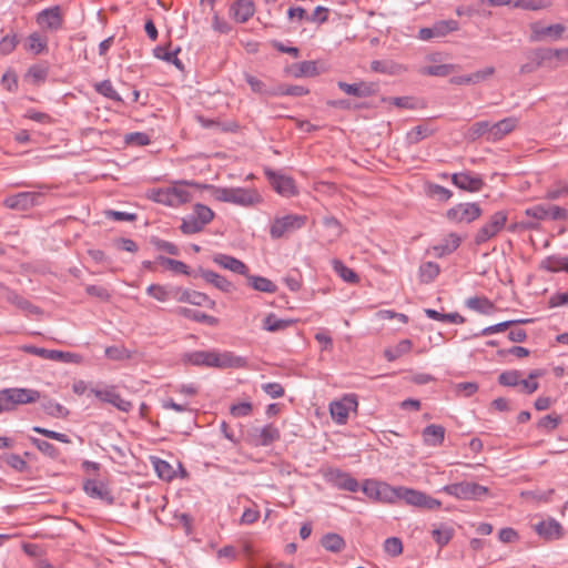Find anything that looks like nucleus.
Returning a JSON list of instances; mask_svg holds the SVG:
<instances>
[{"mask_svg": "<svg viewBox=\"0 0 568 568\" xmlns=\"http://www.w3.org/2000/svg\"><path fill=\"white\" fill-rule=\"evenodd\" d=\"M183 362L194 366L225 368H246L247 358L230 351H193L183 355Z\"/></svg>", "mask_w": 568, "mask_h": 568, "instance_id": "f257e3e1", "label": "nucleus"}, {"mask_svg": "<svg viewBox=\"0 0 568 568\" xmlns=\"http://www.w3.org/2000/svg\"><path fill=\"white\" fill-rule=\"evenodd\" d=\"M212 196L219 202L232 203L234 205L251 207L262 203L263 199L255 189L223 187L207 185Z\"/></svg>", "mask_w": 568, "mask_h": 568, "instance_id": "f03ea898", "label": "nucleus"}, {"mask_svg": "<svg viewBox=\"0 0 568 568\" xmlns=\"http://www.w3.org/2000/svg\"><path fill=\"white\" fill-rule=\"evenodd\" d=\"M41 398V393L32 388H3L0 390V414L14 410L19 405L32 404Z\"/></svg>", "mask_w": 568, "mask_h": 568, "instance_id": "7ed1b4c3", "label": "nucleus"}, {"mask_svg": "<svg viewBox=\"0 0 568 568\" xmlns=\"http://www.w3.org/2000/svg\"><path fill=\"white\" fill-rule=\"evenodd\" d=\"M214 219V212L206 205L196 203L190 214L182 219L180 230L185 235L201 232Z\"/></svg>", "mask_w": 568, "mask_h": 568, "instance_id": "20e7f679", "label": "nucleus"}, {"mask_svg": "<svg viewBox=\"0 0 568 568\" xmlns=\"http://www.w3.org/2000/svg\"><path fill=\"white\" fill-rule=\"evenodd\" d=\"M536 68L558 69L568 65V49H537L529 53Z\"/></svg>", "mask_w": 568, "mask_h": 568, "instance_id": "39448f33", "label": "nucleus"}, {"mask_svg": "<svg viewBox=\"0 0 568 568\" xmlns=\"http://www.w3.org/2000/svg\"><path fill=\"white\" fill-rule=\"evenodd\" d=\"M308 217L304 214H286L276 216L270 225V236L280 240L303 229Z\"/></svg>", "mask_w": 568, "mask_h": 568, "instance_id": "423d86ee", "label": "nucleus"}, {"mask_svg": "<svg viewBox=\"0 0 568 568\" xmlns=\"http://www.w3.org/2000/svg\"><path fill=\"white\" fill-rule=\"evenodd\" d=\"M440 491L462 500H481L488 495V488L473 481H460L444 486Z\"/></svg>", "mask_w": 568, "mask_h": 568, "instance_id": "0eeeda50", "label": "nucleus"}, {"mask_svg": "<svg viewBox=\"0 0 568 568\" xmlns=\"http://www.w3.org/2000/svg\"><path fill=\"white\" fill-rule=\"evenodd\" d=\"M507 212L497 211L495 212L487 223H485L475 234L474 242L476 245H481L493 237H495L507 223Z\"/></svg>", "mask_w": 568, "mask_h": 568, "instance_id": "6e6552de", "label": "nucleus"}, {"mask_svg": "<svg viewBox=\"0 0 568 568\" xmlns=\"http://www.w3.org/2000/svg\"><path fill=\"white\" fill-rule=\"evenodd\" d=\"M44 194L41 192H19L4 197L3 205L10 210L27 211L43 203Z\"/></svg>", "mask_w": 568, "mask_h": 568, "instance_id": "1a4fd4ad", "label": "nucleus"}, {"mask_svg": "<svg viewBox=\"0 0 568 568\" xmlns=\"http://www.w3.org/2000/svg\"><path fill=\"white\" fill-rule=\"evenodd\" d=\"M483 211L477 203H459L446 212L448 221L455 224L471 223L481 215Z\"/></svg>", "mask_w": 568, "mask_h": 568, "instance_id": "9d476101", "label": "nucleus"}, {"mask_svg": "<svg viewBox=\"0 0 568 568\" xmlns=\"http://www.w3.org/2000/svg\"><path fill=\"white\" fill-rule=\"evenodd\" d=\"M264 173L274 191L280 195L284 197H292L298 193L293 178L277 173L271 169H266Z\"/></svg>", "mask_w": 568, "mask_h": 568, "instance_id": "9b49d317", "label": "nucleus"}, {"mask_svg": "<svg viewBox=\"0 0 568 568\" xmlns=\"http://www.w3.org/2000/svg\"><path fill=\"white\" fill-rule=\"evenodd\" d=\"M324 477L326 483L341 490L356 493L359 488V484L356 478L338 468L327 469Z\"/></svg>", "mask_w": 568, "mask_h": 568, "instance_id": "f8f14e48", "label": "nucleus"}, {"mask_svg": "<svg viewBox=\"0 0 568 568\" xmlns=\"http://www.w3.org/2000/svg\"><path fill=\"white\" fill-rule=\"evenodd\" d=\"M358 402L356 395H345L341 400H335L329 404V413L335 423L344 425L347 422L351 410H356Z\"/></svg>", "mask_w": 568, "mask_h": 568, "instance_id": "ddd939ff", "label": "nucleus"}, {"mask_svg": "<svg viewBox=\"0 0 568 568\" xmlns=\"http://www.w3.org/2000/svg\"><path fill=\"white\" fill-rule=\"evenodd\" d=\"M91 393L101 402L111 404L120 412L129 413L133 405L130 400L124 399L116 392V387L111 385L104 388H91Z\"/></svg>", "mask_w": 568, "mask_h": 568, "instance_id": "4468645a", "label": "nucleus"}, {"mask_svg": "<svg viewBox=\"0 0 568 568\" xmlns=\"http://www.w3.org/2000/svg\"><path fill=\"white\" fill-rule=\"evenodd\" d=\"M174 300L180 303H189L195 306H207L215 308V301L211 300L206 294L182 287L174 288Z\"/></svg>", "mask_w": 568, "mask_h": 568, "instance_id": "2eb2a0df", "label": "nucleus"}, {"mask_svg": "<svg viewBox=\"0 0 568 568\" xmlns=\"http://www.w3.org/2000/svg\"><path fill=\"white\" fill-rule=\"evenodd\" d=\"M250 442L254 446H270L277 442L281 437L280 429L273 425L267 424L263 427H255L250 432Z\"/></svg>", "mask_w": 568, "mask_h": 568, "instance_id": "dca6fc26", "label": "nucleus"}, {"mask_svg": "<svg viewBox=\"0 0 568 568\" xmlns=\"http://www.w3.org/2000/svg\"><path fill=\"white\" fill-rule=\"evenodd\" d=\"M534 529L539 537L547 541L558 540L564 535L561 524L551 517L534 525Z\"/></svg>", "mask_w": 568, "mask_h": 568, "instance_id": "f3484780", "label": "nucleus"}, {"mask_svg": "<svg viewBox=\"0 0 568 568\" xmlns=\"http://www.w3.org/2000/svg\"><path fill=\"white\" fill-rule=\"evenodd\" d=\"M452 182L458 189L468 192H478L484 186V181L479 175L468 172L454 173L452 175Z\"/></svg>", "mask_w": 568, "mask_h": 568, "instance_id": "a211bd4d", "label": "nucleus"}, {"mask_svg": "<svg viewBox=\"0 0 568 568\" xmlns=\"http://www.w3.org/2000/svg\"><path fill=\"white\" fill-rule=\"evenodd\" d=\"M200 276L206 283L212 284L217 290L224 293H231L234 290V285L226 277L203 267H199L194 271V277Z\"/></svg>", "mask_w": 568, "mask_h": 568, "instance_id": "6ab92c4d", "label": "nucleus"}, {"mask_svg": "<svg viewBox=\"0 0 568 568\" xmlns=\"http://www.w3.org/2000/svg\"><path fill=\"white\" fill-rule=\"evenodd\" d=\"M83 490L91 498L104 500L110 505L114 501V498L108 489L106 485L100 480L87 479L83 483Z\"/></svg>", "mask_w": 568, "mask_h": 568, "instance_id": "aec40b11", "label": "nucleus"}, {"mask_svg": "<svg viewBox=\"0 0 568 568\" xmlns=\"http://www.w3.org/2000/svg\"><path fill=\"white\" fill-rule=\"evenodd\" d=\"M255 12V6L252 0H236L230 7V14L240 23L248 21Z\"/></svg>", "mask_w": 568, "mask_h": 568, "instance_id": "412c9836", "label": "nucleus"}, {"mask_svg": "<svg viewBox=\"0 0 568 568\" xmlns=\"http://www.w3.org/2000/svg\"><path fill=\"white\" fill-rule=\"evenodd\" d=\"M212 260L219 266L229 270L233 273L245 276L246 273L248 272V267L246 266V264L234 256L223 253H216L213 255Z\"/></svg>", "mask_w": 568, "mask_h": 568, "instance_id": "4be33fe9", "label": "nucleus"}, {"mask_svg": "<svg viewBox=\"0 0 568 568\" xmlns=\"http://www.w3.org/2000/svg\"><path fill=\"white\" fill-rule=\"evenodd\" d=\"M565 32V27L560 23L550 24L547 27L541 26L540 23L531 24V40L539 41L545 38L551 39H560L562 33Z\"/></svg>", "mask_w": 568, "mask_h": 568, "instance_id": "5701e85b", "label": "nucleus"}, {"mask_svg": "<svg viewBox=\"0 0 568 568\" xmlns=\"http://www.w3.org/2000/svg\"><path fill=\"white\" fill-rule=\"evenodd\" d=\"M37 23L50 30H58L62 26V17L59 7L42 10L37 17Z\"/></svg>", "mask_w": 568, "mask_h": 568, "instance_id": "b1692460", "label": "nucleus"}, {"mask_svg": "<svg viewBox=\"0 0 568 568\" xmlns=\"http://www.w3.org/2000/svg\"><path fill=\"white\" fill-rule=\"evenodd\" d=\"M462 243V237L457 233H449L443 241L432 246V252L436 257H443L455 252Z\"/></svg>", "mask_w": 568, "mask_h": 568, "instance_id": "393cba45", "label": "nucleus"}, {"mask_svg": "<svg viewBox=\"0 0 568 568\" xmlns=\"http://www.w3.org/2000/svg\"><path fill=\"white\" fill-rule=\"evenodd\" d=\"M338 88L346 94L357 98L369 97L376 91V85L374 83L363 81L355 83L338 82Z\"/></svg>", "mask_w": 568, "mask_h": 568, "instance_id": "a878e982", "label": "nucleus"}, {"mask_svg": "<svg viewBox=\"0 0 568 568\" xmlns=\"http://www.w3.org/2000/svg\"><path fill=\"white\" fill-rule=\"evenodd\" d=\"M4 297L9 303L16 305L20 310L24 311L27 314L40 315L42 313L40 307L33 305L30 301L19 295L13 290H7Z\"/></svg>", "mask_w": 568, "mask_h": 568, "instance_id": "bb28decb", "label": "nucleus"}, {"mask_svg": "<svg viewBox=\"0 0 568 568\" xmlns=\"http://www.w3.org/2000/svg\"><path fill=\"white\" fill-rule=\"evenodd\" d=\"M424 444L436 447L443 444L445 439V428L442 425H427L422 432Z\"/></svg>", "mask_w": 568, "mask_h": 568, "instance_id": "cd10ccee", "label": "nucleus"}, {"mask_svg": "<svg viewBox=\"0 0 568 568\" xmlns=\"http://www.w3.org/2000/svg\"><path fill=\"white\" fill-rule=\"evenodd\" d=\"M174 313L197 323H205L210 326H215L219 323L216 317L189 307H176Z\"/></svg>", "mask_w": 568, "mask_h": 568, "instance_id": "c85d7f7f", "label": "nucleus"}, {"mask_svg": "<svg viewBox=\"0 0 568 568\" xmlns=\"http://www.w3.org/2000/svg\"><path fill=\"white\" fill-rule=\"evenodd\" d=\"M41 407L43 412L53 418H67L70 414L69 409L62 404L41 394Z\"/></svg>", "mask_w": 568, "mask_h": 568, "instance_id": "c756f323", "label": "nucleus"}, {"mask_svg": "<svg viewBox=\"0 0 568 568\" xmlns=\"http://www.w3.org/2000/svg\"><path fill=\"white\" fill-rule=\"evenodd\" d=\"M516 119L506 118L498 122H490V141H498L510 133L516 126Z\"/></svg>", "mask_w": 568, "mask_h": 568, "instance_id": "7c9ffc66", "label": "nucleus"}, {"mask_svg": "<svg viewBox=\"0 0 568 568\" xmlns=\"http://www.w3.org/2000/svg\"><path fill=\"white\" fill-rule=\"evenodd\" d=\"M540 268L551 273H557L560 271L568 273V256L558 254L549 255L541 261Z\"/></svg>", "mask_w": 568, "mask_h": 568, "instance_id": "2f4dec72", "label": "nucleus"}, {"mask_svg": "<svg viewBox=\"0 0 568 568\" xmlns=\"http://www.w3.org/2000/svg\"><path fill=\"white\" fill-rule=\"evenodd\" d=\"M296 321L292 318H278L274 313L267 314L264 320L262 327L267 332H281L292 326Z\"/></svg>", "mask_w": 568, "mask_h": 568, "instance_id": "473e14b6", "label": "nucleus"}, {"mask_svg": "<svg viewBox=\"0 0 568 568\" xmlns=\"http://www.w3.org/2000/svg\"><path fill=\"white\" fill-rule=\"evenodd\" d=\"M156 262L175 274H183L194 277V271H190V267L182 261L159 255L156 257Z\"/></svg>", "mask_w": 568, "mask_h": 568, "instance_id": "72a5a7b5", "label": "nucleus"}, {"mask_svg": "<svg viewBox=\"0 0 568 568\" xmlns=\"http://www.w3.org/2000/svg\"><path fill=\"white\" fill-rule=\"evenodd\" d=\"M245 277L247 280L248 286L255 291L264 293H275L277 291V286L266 277L250 275L248 272L246 273Z\"/></svg>", "mask_w": 568, "mask_h": 568, "instance_id": "f704fd0d", "label": "nucleus"}, {"mask_svg": "<svg viewBox=\"0 0 568 568\" xmlns=\"http://www.w3.org/2000/svg\"><path fill=\"white\" fill-rule=\"evenodd\" d=\"M195 119L204 129H213L219 132H234L237 129V125L234 122L223 123L214 119H207L203 115H196Z\"/></svg>", "mask_w": 568, "mask_h": 568, "instance_id": "c9c22d12", "label": "nucleus"}, {"mask_svg": "<svg viewBox=\"0 0 568 568\" xmlns=\"http://www.w3.org/2000/svg\"><path fill=\"white\" fill-rule=\"evenodd\" d=\"M174 288L166 287L160 284H151L146 287V294L159 302H166L174 300Z\"/></svg>", "mask_w": 568, "mask_h": 568, "instance_id": "e433bc0d", "label": "nucleus"}, {"mask_svg": "<svg viewBox=\"0 0 568 568\" xmlns=\"http://www.w3.org/2000/svg\"><path fill=\"white\" fill-rule=\"evenodd\" d=\"M321 545L331 552H339L345 548L346 542L338 534L328 532L322 537Z\"/></svg>", "mask_w": 568, "mask_h": 568, "instance_id": "4c0bfd02", "label": "nucleus"}, {"mask_svg": "<svg viewBox=\"0 0 568 568\" xmlns=\"http://www.w3.org/2000/svg\"><path fill=\"white\" fill-rule=\"evenodd\" d=\"M412 349L410 339H402L395 346L384 351V356L388 362H394Z\"/></svg>", "mask_w": 568, "mask_h": 568, "instance_id": "58836bf2", "label": "nucleus"}, {"mask_svg": "<svg viewBox=\"0 0 568 568\" xmlns=\"http://www.w3.org/2000/svg\"><path fill=\"white\" fill-rule=\"evenodd\" d=\"M531 321L532 320L526 318V320H514V321L500 322L495 325L487 326V327L483 328L478 334H475V336H489L495 333L504 332V331L508 329L510 326H513L514 324H526V323H530Z\"/></svg>", "mask_w": 568, "mask_h": 568, "instance_id": "ea45409f", "label": "nucleus"}, {"mask_svg": "<svg viewBox=\"0 0 568 568\" xmlns=\"http://www.w3.org/2000/svg\"><path fill=\"white\" fill-rule=\"evenodd\" d=\"M245 78L253 92L274 97L273 91H275L276 85H267L264 81L260 80L255 75H252L251 73H245Z\"/></svg>", "mask_w": 568, "mask_h": 568, "instance_id": "a19ab883", "label": "nucleus"}, {"mask_svg": "<svg viewBox=\"0 0 568 568\" xmlns=\"http://www.w3.org/2000/svg\"><path fill=\"white\" fill-rule=\"evenodd\" d=\"M425 314L428 318L434 320V321L448 322V323H453V324L465 323V317L462 316L459 313L443 314L436 310L426 308Z\"/></svg>", "mask_w": 568, "mask_h": 568, "instance_id": "79ce46f5", "label": "nucleus"}, {"mask_svg": "<svg viewBox=\"0 0 568 568\" xmlns=\"http://www.w3.org/2000/svg\"><path fill=\"white\" fill-rule=\"evenodd\" d=\"M466 306L480 314H490L494 310V304L487 297H469L466 301Z\"/></svg>", "mask_w": 568, "mask_h": 568, "instance_id": "37998d69", "label": "nucleus"}, {"mask_svg": "<svg viewBox=\"0 0 568 568\" xmlns=\"http://www.w3.org/2000/svg\"><path fill=\"white\" fill-rule=\"evenodd\" d=\"M24 48L34 54L41 53L47 49V38L38 32H33L27 38Z\"/></svg>", "mask_w": 568, "mask_h": 568, "instance_id": "c03bdc74", "label": "nucleus"}, {"mask_svg": "<svg viewBox=\"0 0 568 568\" xmlns=\"http://www.w3.org/2000/svg\"><path fill=\"white\" fill-rule=\"evenodd\" d=\"M440 267L435 262H426L419 266V278L423 283L433 282L439 274Z\"/></svg>", "mask_w": 568, "mask_h": 568, "instance_id": "a18cd8bd", "label": "nucleus"}, {"mask_svg": "<svg viewBox=\"0 0 568 568\" xmlns=\"http://www.w3.org/2000/svg\"><path fill=\"white\" fill-rule=\"evenodd\" d=\"M179 51H180L179 49H176L175 51H171V50H169L165 47H156L153 50L155 58H158L160 60H163V61H166L169 63H172L178 69L182 70L183 65H182L181 61L178 59V57H176Z\"/></svg>", "mask_w": 568, "mask_h": 568, "instance_id": "49530a36", "label": "nucleus"}, {"mask_svg": "<svg viewBox=\"0 0 568 568\" xmlns=\"http://www.w3.org/2000/svg\"><path fill=\"white\" fill-rule=\"evenodd\" d=\"M29 440L31 442V444L34 447L38 448L39 452H41L43 455H45L52 459L58 458V456L60 455L59 449L54 445H52L51 443H49L47 440H43V439H40L37 437H32V436L29 437Z\"/></svg>", "mask_w": 568, "mask_h": 568, "instance_id": "de8ad7c7", "label": "nucleus"}, {"mask_svg": "<svg viewBox=\"0 0 568 568\" xmlns=\"http://www.w3.org/2000/svg\"><path fill=\"white\" fill-rule=\"evenodd\" d=\"M399 499L405 500L406 504L420 507L422 498L424 499V493L412 488L399 486Z\"/></svg>", "mask_w": 568, "mask_h": 568, "instance_id": "09e8293b", "label": "nucleus"}, {"mask_svg": "<svg viewBox=\"0 0 568 568\" xmlns=\"http://www.w3.org/2000/svg\"><path fill=\"white\" fill-rule=\"evenodd\" d=\"M362 489L366 496L378 500L381 496V489L388 490V484L367 479L364 481Z\"/></svg>", "mask_w": 568, "mask_h": 568, "instance_id": "8fccbe9b", "label": "nucleus"}, {"mask_svg": "<svg viewBox=\"0 0 568 568\" xmlns=\"http://www.w3.org/2000/svg\"><path fill=\"white\" fill-rule=\"evenodd\" d=\"M454 536V529L449 526L443 525L432 531V537L439 547L446 546Z\"/></svg>", "mask_w": 568, "mask_h": 568, "instance_id": "3c124183", "label": "nucleus"}, {"mask_svg": "<svg viewBox=\"0 0 568 568\" xmlns=\"http://www.w3.org/2000/svg\"><path fill=\"white\" fill-rule=\"evenodd\" d=\"M333 270L347 283L358 282V275L339 260L333 261Z\"/></svg>", "mask_w": 568, "mask_h": 568, "instance_id": "603ef678", "label": "nucleus"}, {"mask_svg": "<svg viewBox=\"0 0 568 568\" xmlns=\"http://www.w3.org/2000/svg\"><path fill=\"white\" fill-rule=\"evenodd\" d=\"M153 466L161 479L170 481L174 478L175 471L166 460L154 458Z\"/></svg>", "mask_w": 568, "mask_h": 568, "instance_id": "864d4df0", "label": "nucleus"}, {"mask_svg": "<svg viewBox=\"0 0 568 568\" xmlns=\"http://www.w3.org/2000/svg\"><path fill=\"white\" fill-rule=\"evenodd\" d=\"M94 88L98 93L102 94L103 97L113 100L115 102H122V98L119 95V93L114 90L111 81L103 80L101 82H97L94 84Z\"/></svg>", "mask_w": 568, "mask_h": 568, "instance_id": "5fc2aeb1", "label": "nucleus"}, {"mask_svg": "<svg viewBox=\"0 0 568 568\" xmlns=\"http://www.w3.org/2000/svg\"><path fill=\"white\" fill-rule=\"evenodd\" d=\"M433 26H434L436 38L445 37L448 33L458 30V28H459L458 21L453 20V19L437 21Z\"/></svg>", "mask_w": 568, "mask_h": 568, "instance_id": "6e6d98bb", "label": "nucleus"}, {"mask_svg": "<svg viewBox=\"0 0 568 568\" xmlns=\"http://www.w3.org/2000/svg\"><path fill=\"white\" fill-rule=\"evenodd\" d=\"M383 101L385 103L395 105L399 109H407V110L416 109L417 104H418L417 100L414 99L413 97H389V98H384Z\"/></svg>", "mask_w": 568, "mask_h": 568, "instance_id": "4d7b16f0", "label": "nucleus"}, {"mask_svg": "<svg viewBox=\"0 0 568 568\" xmlns=\"http://www.w3.org/2000/svg\"><path fill=\"white\" fill-rule=\"evenodd\" d=\"M307 92L308 91L302 85L277 84L275 91H273V95L301 97L306 94Z\"/></svg>", "mask_w": 568, "mask_h": 568, "instance_id": "13d9d810", "label": "nucleus"}, {"mask_svg": "<svg viewBox=\"0 0 568 568\" xmlns=\"http://www.w3.org/2000/svg\"><path fill=\"white\" fill-rule=\"evenodd\" d=\"M32 430L34 433H38V434L47 437V438H50V439H53V440H57V442H60V443H63V444H70L71 443L70 437L67 434H63V433H59V432L51 430V429H48V428H44V427H40V426H33Z\"/></svg>", "mask_w": 568, "mask_h": 568, "instance_id": "bf43d9fd", "label": "nucleus"}, {"mask_svg": "<svg viewBox=\"0 0 568 568\" xmlns=\"http://www.w3.org/2000/svg\"><path fill=\"white\" fill-rule=\"evenodd\" d=\"M521 373L519 371H506L498 376V383L503 386L515 387L520 383Z\"/></svg>", "mask_w": 568, "mask_h": 568, "instance_id": "052dcab7", "label": "nucleus"}, {"mask_svg": "<svg viewBox=\"0 0 568 568\" xmlns=\"http://www.w3.org/2000/svg\"><path fill=\"white\" fill-rule=\"evenodd\" d=\"M561 422V417L557 414H549L544 416L537 423V427L546 433H550L558 427Z\"/></svg>", "mask_w": 568, "mask_h": 568, "instance_id": "680f3d73", "label": "nucleus"}, {"mask_svg": "<svg viewBox=\"0 0 568 568\" xmlns=\"http://www.w3.org/2000/svg\"><path fill=\"white\" fill-rule=\"evenodd\" d=\"M432 130L425 125H417L407 133V141L410 144H417L432 134Z\"/></svg>", "mask_w": 568, "mask_h": 568, "instance_id": "e2e57ef3", "label": "nucleus"}, {"mask_svg": "<svg viewBox=\"0 0 568 568\" xmlns=\"http://www.w3.org/2000/svg\"><path fill=\"white\" fill-rule=\"evenodd\" d=\"M565 195H568V183L559 181L555 186L548 189L545 193V199L549 201L558 200Z\"/></svg>", "mask_w": 568, "mask_h": 568, "instance_id": "0e129e2a", "label": "nucleus"}, {"mask_svg": "<svg viewBox=\"0 0 568 568\" xmlns=\"http://www.w3.org/2000/svg\"><path fill=\"white\" fill-rule=\"evenodd\" d=\"M487 73H470L468 75H455L449 79V82L457 85H467L478 83L485 79Z\"/></svg>", "mask_w": 568, "mask_h": 568, "instance_id": "69168bd1", "label": "nucleus"}, {"mask_svg": "<svg viewBox=\"0 0 568 568\" xmlns=\"http://www.w3.org/2000/svg\"><path fill=\"white\" fill-rule=\"evenodd\" d=\"M470 135L473 139L486 136L488 141H490V122L489 121H479L471 125Z\"/></svg>", "mask_w": 568, "mask_h": 568, "instance_id": "338daca9", "label": "nucleus"}, {"mask_svg": "<svg viewBox=\"0 0 568 568\" xmlns=\"http://www.w3.org/2000/svg\"><path fill=\"white\" fill-rule=\"evenodd\" d=\"M547 219L552 221L568 220V209L558 205L546 204Z\"/></svg>", "mask_w": 568, "mask_h": 568, "instance_id": "774afa93", "label": "nucleus"}]
</instances>
